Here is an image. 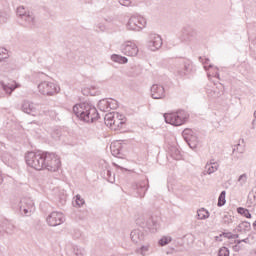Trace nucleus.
Segmentation results:
<instances>
[{
    "mask_svg": "<svg viewBox=\"0 0 256 256\" xmlns=\"http://www.w3.org/2000/svg\"><path fill=\"white\" fill-rule=\"evenodd\" d=\"M146 227L148 229H155V230H157V227H159V222L157 221V218L150 217L146 221Z\"/></svg>",
    "mask_w": 256,
    "mask_h": 256,
    "instance_id": "5701e85b",
    "label": "nucleus"
},
{
    "mask_svg": "<svg viewBox=\"0 0 256 256\" xmlns=\"http://www.w3.org/2000/svg\"><path fill=\"white\" fill-rule=\"evenodd\" d=\"M151 97L152 99H165V87L161 84L152 85L151 89Z\"/></svg>",
    "mask_w": 256,
    "mask_h": 256,
    "instance_id": "2eb2a0df",
    "label": "nucleus"
},
{
    "mask_svg": "<svg viewBox=\"0 0 256 256\" xmlns=\"http://www.w3.org/2000/svg\"><path fill=\"white\" fill-rule=\"evenodd\" d=\"M121 52L128 57H135L139 53V48L135 43L128 41L121 45Z\"/></svg>",
    "mask_w": 256,
    "mask_h": 256,
    "instance_id": "ddd939ff",
    "label": "nucleus"
},
{
    "mask_svg": "<svg viewBox=\"0 0 256 256\" xmlns=\"http://www.w3.org/2000/svg\"><path fill=\"white\" fill-rule=\"evenodd\" d=\"M191 69H193V63L191 60L181 59L174 67L171 68V72L177 77H185V75H189V73H191Z\"/></svg>",
    "mask_w": 256,
    "mask_h": 256,
    "instance_id": "20e7f679",
    "label": "nucleus"
},
{
    "mask_svg": "<svg viewBox=\"0 0 256 256\" xmlns=\"http://www.w3.org/2000/svg\"><path fill=\"white\" fill-rule=\"evenodd\" d=\"M130 237H131L133 243H141V241H143V239H145V235L139 229L133 230L130 233Z\"/></svg>",
    "mask_w": 256,
    "mask_h": 256,
    "instance_id": "a211bd4d",
    "label": "nucleus"
},
{
    "mask_svg": "<svg viewBox=\"0 0 256 256\" xmlns=\"http://www.w3.org/2000/svg\"><path fill=\"white\" fill-rule=\"evenodd\" d=\"M225 195H227V192L225 190L220 193L218 197V203H217L218 207H223V205L227 203V200L225 199Z\"/></svg>",
    "mask_w": 256,
    "mask_h": 256,
    "instance_id": "c756f323",
    "label": "nucleus"
},
{
    "mask_svg": "<svg viewBox=\"0 0 256 256\" xmlns=\"http://www.w3.org/2000/svg\"><path fill=\"white\" fill-rule=\"evenodd\" d=\"M105 171H106V179H108V181H111V175H112L111 170L106 169Z\"/></svg>",
    "mask_w": 256,
    "mask_h": 256,
    "instance_id": "37998d69",
    "label": "nucleus"
},
{
    "mask_svg": "<svg viewBox=\"0 0 256 256\" xmlns=\"http://www.w3.org/2000/svg\"><path fill=\"white\" fill-rule=\"evenodd\" d=\"M147 251H149V245L141 246L139 253L145 256V253H147Z\"/></svg>",
    "mask_w": 256,
    "mask_h": 256,
    "instance_id": "79ce46f5",
    "label": "nucleus"
},
{
    "mask_svg": "<svg viewBox=\"0 0 256 256\" xmlns=\"http://www.w3.org/2000/svg\"><path fill=\"white\" fill-rule=\"evenodd\" d=\"M115 165V167H120L119 165H117V164H114Z\"/></svg>",
    "mask_w": 256,
    "mask_h": 256,
    "instance_id": "5fc2aeb1",
    "label": "nucleus"
},
{
    "mask_svg": "<svg viewBox=\"0 0 256 256\" xmlns=\"http://www.w3.org/2000/svg\"><path fill=\"white\" fill-rule=\"evenodd\" d=\"M8 229H13V225H9V226H8Z\"/></svg>",
    "mask_w": 256,
    "mask_h": 256,
    "instance_id": "3c124183",
    "label": "nucleus"
},
{
    "mask_svg": "<svg viewBox=\"0 0 256 256\" xmlns=\"http://www.w3.org/2000/svg\"><path fill=\"white\" fill-rule=\"evenodd\" d=\"M4 59H9V53L7 52V49L0 48V63L1 61H4Z\"/></svg>",
    "mask_w": 256,
    "mask_h": 256,
    "instance_id": "72a5a7b5",
    "label": "nucleus"
},
{
    "mask_svg": "<svg viewBox=\"0 0 256 256\" xmlns=\"http://www.w3.org/2000/svg\"><path fill=\"white\" fill-rule=\"evenodd\" d=\"M172 239L167 237V236H164L162 237L160 240H159V245L160 247H165V245H169V243H171Z\"/></svg>",
    "mask_w": 256,
    "mask_h": 256,
    "instance_id": "473e14b6",
    "label": "nucleus"
},
{
    "mask_svg": "<svg viewBox=\"0 0 256 256\" xmlns=\"http://www.w3.org/2000/svg\"><path fill=\"white\" fill-rule=\"evenodd\" d=\"M20 213H23L25 217H30L31 213L35 211V202L31 198H22L18 204Z\"/></svg>",
    "mask_w": 256,
    "mask_h": 256,
    "instance_id": "6e6552de",
    "label": "nucleus"
},
{
    "mask_svg": "<svg viewBox=\"0 0 256 256\" xmlns=\"http://www.w3.org/2000/svg\"><path fill=\"white\" fill-rule=\"evenodd\" d=\"M0 85L2 89L8 93V95H11L13 93L14 89H17V86H15V82L12 83H5L4 81L0 82Z\"/></svg>",
    "mask_w": 256,
    "mask_h": 256,
    "instance_id": "6ab92c4d",
    "label": "nucleus"
},
{
    "mask_svg": "<svg viewBox=\"0 0 256 256\" xmlns=\"http://www.w3.org/2000/svg\"><path fill=\"white\" fill-rule=\"evenodd\" d=\"M199 60L203 63L204 69H205L206 71H207L208 69L213 68V64H209V66L207 67V64L209 63V58L203 59V57H199Z\"/></svg>",
    "mask_w": 256,
    "mask_h": 256,
    "instance_id": "f704fd0d",
    "label": "nucleus"
},
{
    "mask_svg": "<svg viewBox=\"0 0 256 256\" xmlns=\"http://www.w3.org/2000/svg\"><path fill=\"white\" fill-rule=\"evenodd\" d=\"M76 204L78 205V207H83V205H85V200L83 198H81V195H76Z\"/></svg>",
    "mask_w": 256,
    "mask_h": 256,
    "instance_id": "ea45409f",
    "label": "nucleus"
},
{
    "mask_svg": "<svg viewBox=\"0 0 256 256\" xmlns=\"http://www.w3.org/2000/svg\"><path fill=\"white\" fill-rule=\"evenodd\" d=\"M169 153L172 159H175L176 161L181 159V151H179V148L171 147Z\"/></svg>",
    "mask_w": 256,
    "mask_h": 256,
    "instance_id": "b1692460",
    "label": "nucleus"
},
{
    "mask_svg": "<svg viewBox=\"0 0 256 256\" xmlns=\"http://www.w3.org/2000/svg\"><path fill=\"white\" fill-rule=\"evenodd\" d=\"M216 77H219V73H216Z\"/></svg>",
    "mask_w": 256,
    "mask_h": 256,
    "instance_id": "864d4df0",
    "label": "nucleus"
},
{
    "mask_svg": "<svg viewBox=\"0 0 256 256\" xmlns=\"http://www.w3.org/2000/svg\"><path fill=\"white\" fill-rule=\"evenodd\" d=\"M163 45V40L161 39V36L159 34H150L148 39L147 47L150 51H157L158 49H161V46Z\"/></svg>",
    "mask_w": 256,
    "mask_h": 256,
    "instance_id": "9b49d317",
    "label": "nucleus"
},
{
    "mask_svg": "<svg viewBox=\"0 0 256 256\" xmlns=\"http://www.w3.org/2000/svg\"><path fill=\"white\" fill-rule=\"evenodd\" d=\"M218 256H229V248L222 247L218 252Z\"/></svg>",
    "mask_w": 256,
    "mask_h": 256,
    "instance_id": "58836bf2",
    "label": "nucleus"
},
{
    "mask_svg": "<svg viewBox=\"0 0 256 256\" xmlns=\"http://www.w3.org/2000/svg\"><path fill=\"white\" fill-rule=\"evenodd\" d=\"M252 125H255V120L252 121Z\"/></svg>",
    "mask_w": 256,
    "mask_h": 256,
    "instance_id": "603ef678",
    "label": "nucleus"
},
{
    "mask_svg": "<svg viewBox=\"0 0 256 256\" xmlns=\"http://www.w3.org/2000/svg\"><path fill=\"white\" fill-rule=\"evenodd\" d=\"M38 91L41 95L53 97V95H57L61 91V88L53 82L43 81L38 85Z\"/></svg>",
    "mask_w": 256,
    "mask_h": 256,
    "instance_id": "0eeeda50",
    "label": "nucleus"
},
{
    "mask_svg": "<svg viewBox=\"0 0 256 256\" xmlns=\"http://www.w3.org/2000/svg\"><path fill=\"white\" fill-rule=\"evenodd\" d=\"M50 227H57L65 223V215L61 212H52L46 219Z\"/></svg>",
    "mask_w": 256,
    "mask_h": 256,
    "instance_id": "1a4fd4ad",
    "label": "nucleus"
},
{
    "mask_svg": "<svg viewBox=\"0 0 256 256\" xmlns=\"http://www.w3.org/2000/svg\"><path fill=\"white\" fill-rule=\"evenodd\" d=\"M197 217L200 220L208 219L209 217V211L205 210V208H201L197 211Z\"/></svg>",
    "mask_w": 256,
    "mask_h": 256,
    "instance_id": "cd10ccee",
    "label": "nucleus"
},
{
    "mask_svg": "<svg viewBox=\"0 0 256 256\" xmlns=\"http://www.w3.org/2000/svg\"><path fill=\"white\" fill-rule=\"evenodd\" d=\"M205 169H206V173L208 175H211L212 173H215V171H217V169H219V163H213V166H211V164L207 163Z\"/></svg>",
    "mask_w": 256,
    "mask_h": 256,
    "instance_id": "bb28decb",
    "label": "nucleus"
},
{
    "mask_svg": "<svg viewBox=\"0 0 256 256\" xmlns=\"http://www.w3.org/2000/svg\"><path fill=\"white\" fill-rule=\"evenodd\" d=\"M238 183H239L240 187H243V185H245V183H247V175L246 174L240 175L238 178Z\"/></svg>",
    "mask_w": 256,
    "mask_h": 256,
    "instance_id": "4c0bfd02",
    "label": "nucleus"
},
{
    "mask_svg": "<svg viewBox=\"0 0 256 256\" xmlns=\"http://www.w3.org/2000/svg\"><path fill=\"white\" fill-rule=\"evenodd\" d=\"M25 161L28 167H31L36 171H42V169H46L47 171L55 173V171H59V168L61 167V159L57 154L53 152H28L25 155Z\"/></svg>",
    "mask_w": 256,
    "mask_h": 256,
    "instance_id": "f257e3e1",
    "label": "nucleus"
},
{
    "mask_svg": "<svg viewBox=\"0 0 256 256\" xmlns=\"http://www.w3.org/2000/svg\"><path fill=\"white\" fill-rule=\"evenodd\" d=\"M236 231L238 233H248V231H251V223H249L247 221L241 222L237 226Z\"/></svg>",
    "mask_w": 256,
    "mask_h": 256,
    "instance_id": "aec40b11",
    "label": "nucleus"
},
{
    "mask_svg": "<svg viewBox=\"0 0 256 256\" xmlns=\"http://www.w3.org/2000/svg\"><path fill=\"white\" fill-rule=\"evenodd\" d=\"M6 233H11V232H9V230H6Z\"/></svg>",
    "mask_w": 256,
    "mask_h": 256,
    "instance_id": "4d7b16f0",
    "label": "nucleus"
},
{
    "mask_svg": "<svg viewBox=\"0 0 256 256\" xmlns=\"http://www.w3.org/2000/svg\"><path fill=\"white\" fill-rule=\"evenodd\" d=\"M237 213H239V215H243L246 219H251V212H249V209L247 208L239 207L237 208Z\"/></svg>",
    "mask_w": 256,
    "mask_h": 256,
    "instance_id": "c85d7f7f",
    "label": "nucleus"
},
{
    "mask_svg": "<svg viewBox=\"0 0 256 256\" xmlns=\"http://www.w3.org/2000/svg\"><path fill=\"white\" fill-rule=\"evenodd\" d=\"M73 113L80 121L85 123H94L99 119V112L97 108L90 102H83L73 106Z\"/></svg>",
    "mask_w": 256,
    "mask_h": 256,
    "instance_id": "f03ea898",
    "label": "nucleus"
},
{
    "mask_svg": "<svg viewBox=\"0 0 256 256\" xmlns=\"http://www.w3.org/2000/svg\"><path fill=\"white\" fill-rule=\"evenodd\" d=\"M9 19V13L7 11L0 10V23H7Z\"/></svg>",
    "mask_w": 256,
    "mask_h": 256,
    "instance_id": "2f4dec72",
    "label": "nucleus"
},
{
    "mask_svg": "<svg viewBox=\"0 0 256 256\" xmlns=\"http://www.w3.org/2000/svg\"><path fill=\"white\" fill-rule=\"evenodd\" d=\"M143 227H147V223H145V225Z\"/></svg>",
    "mask_w": 256,
    "mask_h": 256,
    "instance_id": "6e6d98bb",
    "label": "nucleus"
},
{
    "mask_svg": "<svg viewBox=\"0 0 256 256\" xmlns=\"http://www.w3.org/2000/svg\"><path fill=\"white\" fill-rule=\"evenodd\" d=\"M165 123L169 125H174V127H181L187 123L189 119V114L185 110H178L176 112L165 113L164 114Z\"/></svg>",
    "mask_w": 256,
    "mask_h": 256,
    "instance_id": "7ed1b4c3",
    "label": "nucleus"
},
{
    "mask_svg": "<svg viewBox=\"0 0 256 256\" xmlns=\"http://www.w3.org/2000/svg\"><path fill=\"white\" fill-rule=\"evenodd\" d=\"M112 61H114V63H120L121 65H125V63H128L129 59H127V57L125 56H121L119 54H113L111 56Z\"/></svg>",
    "mask_w": 256,
    "mask_h": 256,
    "instance_id": "412c9836",
    "label": "nucleus"
},
{
    "mask_svg": "<svg viewBox=\"0 0 256 256\" xmlns=\"http://www.w3.org/2000/svg\"><path fill=\"white\" fill-rule=\"evenodd\" d=\"M253 227H254V229L256 230V220H255L254 223H253Z\"/></svg>",
    "mask_w": 256,
    "mask_h": 256,
    "instance_id": "8fccbe9b",
    "label": "nucleus"
},
{
    "mask_svg": "<svg viewBox=\"0 0 256 256\" xmlns=\"http://www.w3.org/2000/svg\"><path fill=\"white\" fill-rule=\"evenodd\" d=\"M22 111L23 113H27V115L35 116L33 113H36L37 108H35V104H33V102L24 100L22 103Z\"/></svg>",
    "mask_w": 256,
    "mask_h": 256,
    "instance_id": "dca6fc26",
    "label": "nucleus"
},
{
    "mask_svg": "<svg viewBox=\"0 0 256 256\" xmlns=\"http://www.w3.org/2000/svg\"><path fill=\"white\" fill-rule=\"evenodd\" d=\"M98 107L100 111H103L104 113L109 111V100L102 99L98 102Z\"/></svg>",
    "mask_w": 256,
    "mask_h": 256,
    "instance_id": "393cba45",
    "label": "nucleus"
},
{
    "mask_svg": "<svg viewBox=\"0 0 256 256\" xmlns=\"http://www.w3.org/2000/svg\"><path fill=\"white\" fill-rule=\"evenodd\" d=\"M20 21L24 27H35V16L31 12H28L26 16H23Z\"/></svg>",
    "mask_w": 256,
    "mask_h": 256,
    "instance_id": "f3484780",
    "label": "nucleus"
},
{
    "mask_svg": "<svg viewBox=\"0 0 256 256\" xmlns=\"http://www.w3.org/2000/svg\"><path fill=\"white\" fill-rule=\"evenodd\" d=\"M250 43L253 45V47H256V36L250 38Z\"/></svg>",
    "mask_w": 256,
    "mask_h": 256,
    "instance_id": "c03bdc74",
    "label": "nucleus"
},
{
    "mask_svg": "<svg viewBox=\"0 0 256 256\" xmlns=\"http://www.w3.org/2000/svg\"><path fill=\"white\" fill-rule=\"evenodd\" d=\"M132 189L137 193V197L143 198L145 197V193H147V189H149V181L141 180L135 182L132 184Z\"/></svg>",
    "mask_w": 256,
    "mask_h": 256,
    "instance_id": "4468645a",
    "label": "nucleus"
},
{
    "mask_svg": "<svg viewBox=\"0 0 256 256\" xmlns=\"http://www.w3.org/2000/svg\"><path fill=\"white\" fill-rule=\"evenodd\" d=\"M222 236L226 239H239V234H233L231 232H224Z\"/></svg>",
    "mask_w": 256,
    "mask_h": 256,
    "instance_id": "c9c22d12",
    "label": "nucleus"
},
{
    "mask_svg": "<svg viewBox=\"0 0 256 256\" xmlns=\"http://www.w3.org/2000/svg\"><path fill=\"white\" fill-rule=\"evenodd\" d=\"M105 125L107 127H112V129H123V126L125 125V116L119 113L114 114H106L105 117Z\"/></svg>",
    "mask_w": 256,
    "mask_h": 256,
    "instance_id": "39448f33",
    "label": "nucleus"
},
{
    "mask_svg": "<svg viewBox=\"0 0 256 256\" xmlns=\"http://www.w3.org/2000/svg\"><path fill=\"white\" fill-rule=\"evenodd\" d=\"M249 241V238L243 239V240H237V244L241 245V243H247Z\"/></svg>",
    "mask_w": 256,
    "mask_h": 256,
    "instance_id": "a18cd8bd",
    "label": "nucleus"
},
{
    "mask_svg": "<svg viewBox=\"0 0 256 256\" xmlns=\"http://www.w3.org/2000/svg\"><path fill=\"white\" fill-rule=\"evenodd\" d=\"M117 107H119V104H117L116 100H113V99L108 100V110L117 109Z\"/></svg>",
    "mask_w": 256,
    "mask_h": 256,
    "instance_id": "e433bc0d",
    "label": "nucleus"
},
{
    "mask_svg": "<svg viewBox=\"0 0 256 256\" xmlns=\"http://www.w3.org/2000/svg\"><path fill=\"white\" fill-rule=\"evenodd\" d=\"M110 151L114 157H119L121 155V144L112 143L110 145Z\"/></svg>",
    "mask_w": 256,
    "mask_h": 256,
    "instance_id": "4be33fe9",
    "label": "nucleus"
},
{
    "mask_svg": "<svg viewBox=\"0 0 256 256\" xmlns=\"http://www.w3.org/2000/svg\"><path fill=\"white\" fill-rule=\"evenodd\" d=\"M120 5H122L123 7H129L132 3L131 0H118Z\"/></svg>",
    "mask_w": 256,
    "mask_h": 256,
    "instance_id": "a19ab883",
    "label": "nucleus"
},
{
    "mask_svg": "<svg viewBox=\"0 0 256 256\" xmlns=\"http://www.w3.org/2000/svg\"><path fill=\"white\" fill-rule=\"evenodd\" d=\"M194 39H197V30L191 27H184L180 36V41H182V43H189Z\"/></svg>",
    "mask_w": 256,
    "mask_h": 256,
    "instance_id": "f8f14e48",
    "label": "nucleus"
},
{
    "mask_svg": "<svg viewBox=\"0 0 256 256\" xmlns=\"http://www.w3.org/2000/svg\"><path fill=\"white\" fill-rule=\"evenodd\" d=\"M214 97H219V92L214 91Z\"/></svg>",
    "mask_w": 256,
    "mask_h": 256,
    "instance_id": "de8ad7c7",
    "label": "nucleus"
},
{
    "mask_svg": "<svg viewBox=\"0 0 256 256\" xmlns=\"http://www.w3.org/2000/svg\"><path fill=\"white\" fill-rule=\"evenodd\" d=\"M18 17L21 19H23V17H25L29 12H27V10L25 9V7L23 6H20L17 8V11H16Z\"/></svg>",
    "mask_w": 256,
    "mask_h": 256,
    "instance_id": "7c9ffc66",
    "label": "nucleus"
},
{
    "mask_svg": "<svg viewBox=\"0 0 256 256\" xmlns=\"http://www.w3.org/2000/svg\"><path fill=\"white\" fill-rule=\"evenodd\" d=\"M213 163H217V162H215V160H211L208 165L213 166Z\"/></svg>",
    "mask_w": 256,
    "mask_h": 256,
    "instance_id": "09e8293b",
    "label": "nucleus"
},
{
    "mask_svg": "<svg viewBox=\"0 0 256 256\" xmlns=\"http://www.w3.org/2000/svg\"><path fill=\"white\" fill-rule=\"evenodd\" d=\"M147 26V20L141 15H132L127 23L129 31H141Z\"/></svg>",
    "mask_w": 256,
    "mask_h": 256,
    "instance_id": "423d86ee",
    "label": "nucleus"
},
{
    "mask_svg": "<svg viewBox=\"0 0 256 256\" xmlns=\"http://www.w3.org/2000/svg\"><path fill=\"white\" fill-rule=\"evenodd\" d=\"M73 254L75 256H85L87 255V252L85 251V248L75 245L73 246Z\"/></svg>",
    "mask_w": 256,
    "mask_h": 256,
    "instance_id": "a878e982",
    "label": "nucleus"
},
{
    "mask_svg": "<svg viewBox=\"0 0 256 256\" xmlns=\"http://www.w3.org/2000/svg\"><path fill=\"white\" fill-rule=\"evenodd\" d=\"M182 136L184 137V140L186 141L190 149H197V145H199V140L197 139V136L193 134V130L185 129L182 132Z\"/></svg>",
    "mask_w": 256,
    "mask_h": 256,
    "instance_id": "9d476101",
    "label": "nucleus"
},
{
    "mask_svg": "<svg viewBox=\"0 0 256 256\" xmlns=\"http://www.w3.org/2000/svg\"><path fill=\"white\" fill-rule=\"evenodd\" d=\"M249 49L251 51V55H254L255 54V50H253V48L251 46H249Z\"/></svg>",
    "mask_w": 256,
    "mask_h": 256,
    "instance_id": "49530a36",
    "label": "nucleus"
}]
</instances>
